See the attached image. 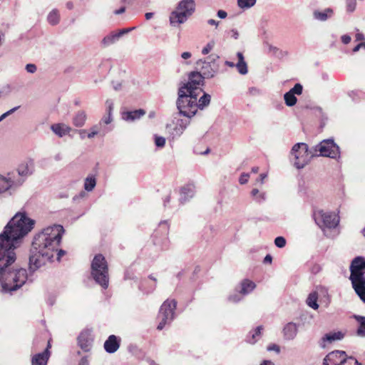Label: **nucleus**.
<instances>
[{
	"label": "nucleus",
	"mask_w": 365,
	"mask_h": 365,
	"mask_svg": "<svg viewBox=\"0 0 365 365\" xmlns=\"http://www.w3.org/2000/svg\"><path fill=\"white\" fill-rule=\"evenodd\" d=\"M64 228L61 225H53L44 228L40 233L35 235L29 256V269L34 272L51 261L56 252V259L60 261L66 254L63 250H58L61 241Z\"/></svg>",
	"instance_id": "nucleus-1"
},
{
	"label": "nucleus",
	"mask_w": 365,
	"mask_h": 365,
	"mask_svg": "<svg viewBox=\"0 0 365 365\" xmlns=\"http://www.w3.org/2000/svg\"><path fill=\"white\" fill-rule=\"evenodd\" d=\"M215 73V70L203 74L192 71L188 74L187 82L181 83L178 93L176 105L180 115L188 118L195 115L197 111V99L202 91L201 86L203 85L204 79L213 77Z\"/></svg>",
	"instance_id": "nucleus-2"
},
{
	"label": "nucleus",
	"mask_w": 365,
	"mask_h": 365,
	"mask_svg": "<svg viewBox=\"0 0 365 365\" xmlns=\"http://www.w3.org/2000/svg\"><path fill=\"white\" fill-rule=\"evenodd\" d=\"M16 259L15 252L0 251V283L4 293L11 294L27 281L32 282L27 270L15 264Z\"/></svg>",
	"instance_id": "nucleus-3"
},
{
	"label": "nucleus",
	"mask_w": 365,
	"mask_h": 365,
	"mask_svg": "<svg viewBox=\"0 0 365 365\" xmlns=\"http://www.w3.org/2000/svg\"><path fill=\"white\" fill-rule=\"evenodd\" d=\"M35 221L25 212L16 213L0 234V251L15 252L23 238L34 228Z\"/></svg>",
	"instance_id": "nucleus-4"
},
{
	"label": "nucleus",
	"mask_w": 365,
	"mask_h": 365,
	"mask_svg": "<svg viewBox=\"0 0 365 365\" xmlns=\"http://www.w3.org/2000/svg\"><path fill=\"white\" fill-rule=\"evenodd\" d=\"M91 269L94 281L102 288L107 289L109 282L108 264L103 255H95L91 262Z\"/></svg>",
	"instance_id": "nucleus-5"
},
{
	"label": "nucleus",
	"mask_w": 365,
	"mask_h": 365,
	"mask_svg": "<svg viewBox=\"0 0 365 365\" xmlns=\"http://www.w3.org/2000/svg\"><path fill=\"white\" fill-rule=\"evenodd\" d=\"M195 9V3L194 0H182L179 2L177 11L170 14V22L173 26L182 24L187 21Z\"/></svg>",
	"instance_id": "nucleus-6"
},
{
	"label": "nucleus",
	"mask_w": 365,
	"mask_h": 365,
	"mask_svg": "<svg viewBox=\"0 0 365 365\" xmlns=\"http://www.w3.org/2000/svg\"><path fill=\"white\" fill-rule=\"evenodd\" d=\"M177 302L175 299L165 300L160 307L158 314L159 324L157 329L162 330L166 324H170L175 318Z\"/></svg>",
	"instance_id": "nucleus-7"
},
{
	"label": "nucleus",
	"mask_w": 365,
	"mask_h": 365,
	"mask_svg": "<svg viewBox=\"0 0 365 365\" xmlns=\"http://www.w3.org/2000/svg\"><path fill=\"white\" fill-rule=\"evenodd\" d=\"M323 365H361L354 357L348 356L346 351L335 350L323 359Z\"/></svg>",
	"instance_id": "nucleus-8"
},
{
	"label": "nucleus",
	"mask_w": 365,
	"mask_h": 365,
	"mask_svg": "<svg viewBox=\"0 0 365 365\" xmlns=\"http://www.w3.org/2000/svg\"><path fill=\"white\" fill-rule=\"evenodd\" d=\"M310 153L312 156L321 155L334 159L340 157L339 147L334 143L333 139L322 140L314 148V151Z\"/></svg>",
	"instance_id": "nucleus-9"
},
{
	"label": "nucleus",
	"mask_w": 365,
	"mask_h": 365,
	"mask_svg": "<svg viewBox=\"0 0 365 365\" xmlns=\"http://www.w3.org/2000/svg\"><path fill=\"white\" fill-rule=\"evenodd\" d=\"M316 224L322 230L324 228H335L339 222V217L333 212H325L323 210H316L313 213Z\"/></svg>",
	"instance_id": "nucleus-10"
},
{
	"label": "nucleus",
	"mask_w": 365,
	"mask_h": 365,
	"mask_svg": "<svg viewBox=\"0 0 365 365\" xmlns=\"http://www.w3.org/2000/svg\"><path fill=\"white\" fill-rule=\"evenodd\" d=\"M311 151L304 143H298L292 147L291 154L294 156V166L297 169H302L307 164L309 157H312Z\"/></svg>",
	"instance_id": "nucleus-11"
},
{
	"label": "nucleus",
	"mask_w": 365,
	"mask_h": 365,
	"mask_svg": "<svg viewBox=\"0 0 365 365\" xmlns=\"http://www.w3.org/2000/svg\"><path fill=\"white\" fill-rule=\"evenodd\" d=\"M168 232L169 225L168 222H160L158 228L153 235L154 245L159 246L162 250H167L169 247Z\"/></svg>",
	"instance_id": "nucleus-12"
},
{
	"label": "nucleus",
	"mask_w": 365,
	"mask_h": 365,
	"mask_svg": "<svg viewBox=\"0 0 365 365\" xmlns=\"http://www.w3.org/2000/svg\"><path fill=\"white\" fill-rule=\"evenodd\" d=\"M349 279L365 278V258L361 256L354 257L349 266Z\"/></svg>",
	"instance_id": "nucleus-13"
},
{
	"label": "nucleus",
	"mask_w": 365,
	"mask_h": 365,
	"mask_svg": "<svg viewBox=\"0 0 365 365\" xmlns=\"http://www.w3.org/2000/svg\"><path fill=\"white\" fill-rule=\"evenodd\" d=\"M23 184V180L16 179V173H8L6 176L0 175V194L16 188Z\"/></svg>",
	"instance_id": "nucleus-14"
},
{
	"label": "nucleus",
	"mask_w": 365,
	"mask_h": 365,
	"mask_svg": "<svg viewBox=\"0 0 365 365\" xmlns=\"http://www.w3.org/2000/svg\"><path fill=\"white\" fill-rule=\"evenodd\" d=\"M34 168L35 165L34 160L31 158L26 159L18 165L16 179L23 180L24 183L26 178L34 173Z\"/></svg>",
	"instance_id": "nucleus-15"
},
{
	"label": "nucleus",
	"mask_w": 365,
	"mask_h": 365,
	"mask_svg": "<svg viewBox=\"0 0 365 365\" xmlns=\"http://www.w3.org/2000/svg\"><path fill=\"white\" fill-rule=\"evenodd\" d=\"M345 336V333L341 331H331L325 334L318 341V344L322 349H325L327 344H332L336 341L342 340Z\"/></svg>",
	"instance_id": "nucleus-16"
},
{
	"label": "nucleus",
	"mask_w": 365,
	"mask_h": 365,
	"mask_svg": "<svg viewBox=\"0 0 365 365\" xmlns=\"http://www.w3.org/2000/svg\"><path fill=\"white\" fill-rule=\"evenodd\" d=\"M134 28H128L119 30L117 32H112L110 34L105 36L102 40V43L104 46H108L117 41L123 36L124 34H128L130 31H132Z\"/></svg>",
	"instance_id": "nucleus-17"
},
{
	"label": "nucleus",
	"mask_w": 365,
	"mask_h": 365,
	"mask_svg": "<svg viewBox=\"0 0 365 365\" xmlns=\"http://www.w3.org/2000/svg\"><path fill=\"white\" fill-rule=\"evenodd\" d=\"M351 287L361 301L365 304V278L349 279Z\"/></svg>",
	"instance_id": "nucleus-18"
},
{
	"label": "nucleus",
	"mask_w": 365,
	"mask_h": 365,
	"mask_svg": "<svg viewBox=\"0 0 365 365\" xmlns=\"http://www.w3.org/2000/svg\"><path fill=\"white\" fill-rule=\"evenodd\" d=\"M51 347L50 343L48 342L46 349L41 353L34 354L31 359L32 365H47L49 359L51 352L49 349Z\"/></svg>",
	"instance_id": "nucleus-19"
},
{
	"label": "nucleus",
	"mask_w": 365,
	"mask_h": 365,
	"mask_svg": "<svg viewBox=\"0 0 365 365\" xmlns=\"http://www.w3.org/2000/svg\"><path fill=\"white\" fill-rule=\"evenodd\" d=\"M120 339L115 335H110L104 343V349L107 353H115L120 347Z\"/></svg>",
	"instance_id": "nucleus-20"
},
{
	"label": "nucleus",
	"mask_w": 365,
	"mask_h": 365,
	"mask_svg": "<svg viewBox=\"0 0 365 365\" xmlns=\"http://www.w3.org/2000/svg\"><path fill=\"white\" fill-rule=\"evenodd\" d=\"M92 339L91 338L90 333L87 331H82L78 337V344L81 349L87 352L89 351L92 347Z\"/></svg>",
	"instance_id": "nucleus-21"
},
{
	"label": "nucleus",
	"mask_w": 365,
	"mask_h": 365,
	"mask_svg": "<svg viewBox=\"0 0 365 365\" xmlns=\"http://www.w3.org/2000/svg\"><path fill=\"white\" fill-rule=\"evenodd\" d=\"M334 16V11L331 8H326L324 10H315L313 12V17L319 21H326Z\"/></svg>",
	"instance_id": "nucleus-22"
},
{
	"label": "nucleus",
	"mask_w": 365,
	"mask_h": 365,
	"mask_svg": "<svg viewBox=\"0 0 365 365\" xmlns=\"http://www.w3.org/2000/svg\"><path fill=\"white\" fill-rule=\"evenodd\" d=\"M298 325L294 322L287 323L283 329L284 338L286 340H293L297 335Z\"/></svg>",
	"instance_id": "nucleus-23"
},
{
	"label": "nucleus",
	"mask_w": 365,
	"mask_h": 365,
	"mask_svg": "<svg viewBox=\"0 0 365 365\" xmlns=\"http://www.w3.org/2000/svg\"><path fill=\"white\" fill-rule=\"evenodd\" d=\"M145 114V110L141 108L134 110H128L122 113V118L125 121L132 122L140 119Z\"/></svg>",
	"instance_id": "nucleus-24"
},
{
	"label": "nucleus",
	"mask_w": 365,
	"mask_h": 365,
	"mask_svg": "<svg viewBox=\"0 0 365 365\" xmlns=\"http://www.w3.org/2000/svg\"><path fill=\"white\" fill-rule=\"evenodd\" d=\"M195 194V186L189 184L182 187L180 190V202L183 204L192 198Z\"/></svg>",
	"instance_id": "nucleus-25"
},
{
	"label": "nucleus",
	"mask_w": 365,
	"mask_h": 365,
	"mask_svg": "<svg viewBox=\"0 0 365 365\" xmlns=\"http://www.w3.org/2000/svg\"><path fill=\"white\" fill-rule=\"evenodd\" d=\"M52 131L59 137H63L70 133L71 128L63 124V123H57L53 124L51 127Z\"/></svg>",
	"instance_id": "nucleus-26"
},
{
	"label": "nucleus",
	"mask_w": 365,
	"mask_h": 365,
	"mask_svg": "<svg viewBox=\"0 0 365 365\" xmlns=\"http://www.w3.org/2000/svg\"><path fill=\"white\" fill-rule=\"evenodd\" d=\"M318 298V292H316V290L312 291L309 294L306 300V303L309 307L317 310L319 308V304L317 303Z\"/></svg>",
	"instance_id": "nucleus-27"
},
{
	"label": "nucleus",
	"mask_w": 365,
	"mask_h": 365,
	"mask_svg": "<svg viewBox=\"0 0 365 365\" xmlns=\"http://www.w3.org/2000/svg\"><path fill=\"white\" fill-rule=\"evenodd\" d=\"M255 287L256 285L253 282L249 279H245L241 282V289L240 293L243 295H246L250 293L255 288Z\"/></svg>",
	"instance_id": "nucleus-28"
},
{
	"label": "nucleus",
	"mask_w": 365,
	"mask_h": 365,
	"mask_svg": "<svg viewBox=\"0 0 365 365\" xmlns=\"http://www.w3.org/2000/svg\"><path fill=\"white\" fill-rule=\"evenodd\" d=\"M262 329L263 327L259 326L254 331L250 332L247 336V341L250 344H255L259 339Z\"/></svg>",
	"instance_id": "nucleus-29"
},
{
	"label": "nucleus",
	"mask_w": 365,
	"mask_h": 365,
	"mask_svg": "<svg viewBox=\"0 0 365 365\" xmlns=\"http://www.w3.org/2000/svg\"><path fill=\"white\" fill-rule=\"evenodd\" d=\"M216 234V230L215 227L212 225H209L204 227L202 233V237L204 240L206 241H208L214 237V236Z\"/></svg>",
	"instance_id": "nucleus-30"
},
{
	"label": "nucleus",
	"mask_w": 365,
	"mask_h": 365,
	"mask_svg": "<svg viewBox=\"0 0 365 365\" xmlns=\"http://www.w3.org/2000/svg\"><path fill=\"white\" fill-rule=\"evenodd\" d=\"M86 114L84 111L81 110L76 113L75 116L73 118V124L76 127H82L86 122Z\"/></svg>",
	"instance_id": "nucleus-31"
},
{
	"label": "nucleus",
	"mask_w": 365,
	"mask_h": 365,
	"mask_svg": "<svg viewBox=\"0 0 365 365\" xmlns=\"http://www.w3.org/2000/svg\"><path fill=\"white\" fill-rule=\"evenodd\" d=\"M238 61L236 63L237 68H247V63L244 59L242 53L238 52L237 53ZM225 64L230 67H234L235 64L233 62L226 61Z\"/></svg>",
	"instance_id": "nucleus-32"
},
{
	"label": "nucleus",
	"mask_w": 365,
	"mask_h": 365,
	"mask_svg": "<svg viewBox=\"0 0 365 365\" xmlns=\"http://www.w3.org/2000/svg\"><path fill=\"white\" fill-rule=\"evenodd\" d=\"M96 185V177L93 175H88L83 184V187L86 191L91 192L92 191Z\"/></svg>",
	"instance_id": "nucleus-33"
},
{
	"label": "nucleus",
	"mask_w": 365,
	"mask_h": 365,
	"mask_svg": "<svg viewBox=\"0 0 365 365\" xmlns=\"http://www.w3.org/2000/svg\"><path fill=\"white\" fill-rule=\"evenodd\" d=\"M354 318L359 322V326L356 330V334L359 336H365V317L355 315Z\"/></svg>",
	"instance_id": "nucleus-34"
},
{
	"label": "nucleus",
	"mask_w": 365,
	"mask_h": 365,
	"mask_svg": "<svg viewBox=\"0 0 365 365\" xmlns=\"http://www.w3.org/2000/svg\"><path fill=\"white\" fill-rule=\"evenodd\" d=\"M269 53L274 56L275 57L282 59L288 55V52L286 51H282L275 46H269Z\"/></svg>",
	"instance_id": "nucleus-35"
},
{
	"label": "nucleus",
	"mask_w": 365,
	"mask_h": 365,
	"mask_svg": "<svg viewBox=\"0 0 365 365\" xmlns=\"http://www.w3.org/2000/svg\"><path fill=\"white\" fill-rule=\"evenodd\" d=\"M210 95L204 93L202 96H201L198 100L197 99V109H203L205 107L207 106L210 104Z\"/></svg>",
	"instance_id": "nucleus-36"
},
{
	"label": "nucleus",
	"mask_w": 365,
	"mask_h": 365,
	"mask_svg": "<svg viewBox=\"0 0 365 365\" xmlns=\"http://www.w3.org/2000/svg\"><path fill=\"white\" fill-rule=\"evenodd\" d=\"M257 0H237V6L242 10H247L256 4Z\"/></svg>",
	"instance_id": "nucleus-37"
},
{
	"label": "nucleus",
	"mask_w": 365,
	"mask_h": 365,
	"mask_svg": "<svg viewBox=\"0 0 365 365\" xmlns=\"http://www.w3.org/2000/svg\"><path fill=\"white\" fill-rule=\"evenodd\" d=\"M60 15L56 9L52 10L48 15L47 20L51 25H56L58 24Z\"/></svg>",
	"instance_id": "nucleus-38"
},
{
	"label": "nucleus",
	"mask_w": 365,
	"mask_h": 365,
	"mask_svg": "<svg viewBox=\"0 0 365 365\" xmlns=\"http://www.w3.org/2000/svg\"><path fill=\"white\" fill-rule=\"evenodd\" d=\"M95 126L98 128V130H99V135L101 136L106 135L113 129L112 126L103 124L102 122H99L98 124L95 125Z\"/></svg>",
	"instance_id": "nucleus-39"
},
{
	"label": "nucleus",
	"mask_w": 365,
	"mask_h": 365,
	"mask_svg": "<svg viewBox=\"0 0 365 365\" xmlns=\"http://www.w3.org/2000/svg\"><path fill=\"white\" fill-rule=\"evenodd\" d=\"M285 103L287 106H293L297 103V98L296 96L291 93L289 91L287 92L284 96Z\"/></svg>",
	"instance_id": "nucleus-40"
},
{
	"label": "nucleus",
	"mask_w": 365,
	"mask_h": 365,
	"mask_svg": "<svg viewBox=\"0 0 365 365\" xmlns=\"http://www.w3.org/2000/svg\"><path fill=\"white\" fill-rule=\"evenodd\" d=\"M251 195L255 198L257 202H262L265 200V193L259 192V190L254 188L251 191Z\"/></svg>",
	"instance_id": "nucleus-41"
},
{
	"label": "nucleus",
	"mask_w": 365,
	"mask_h": 365,
	"mask_svg": "<svg viewBox=\"0 0 365 365\" xmlns=\"http://www.w3.org/2000/svg\"><path fill=\"white\" fill-rule=\"evenodd\" d=\"M190 121L188 120H178L176 125L175 130L178 135H181L188 125Z\"/></svg>",
	"instance_id": "nucleus-42"
},
{
	"label": "nucleus",
	"mask_w": 365,
	"mask_h": 365,
	"mask_svg": "<svg viewBox=\"0 0 365 365\" xmlns=\"http://www.w3.org/2000/svg\"><path fill=\"white\" fill-rule=\"evenodd\" d=\"M349 95L354 101H357L360 99L365 98V93L361 91H353L349 93Z\"/></svg>",
	"instance_id": "nucleus-43"
},
{
	"label": "nucleus",
	"mask_w": 365,
	"mask_h": 365,
	"mask_svg": "<svg viewBox=\"0 0 365 365\" xmlns=\"http://www.w3.org/2000/svg\"><path fill=\"white\" fill-rule=\"evenodd\" d=\"M146 284H147V281L143 280L139 284V289L141 290L143 292H144L145 294H149V293L153 292L155 289L156 284L151 286L149 289H146L145 288Z\"/></svg>",
	"instance_id": "nucleus-44"
},
{
	"label": "nucleus",
	"mask_w": 365,
	"mask_h": 365,
	"mask_svg": "<svg viewBox=\"0 0 365 365\" xmlns=\"http://www.w3.org/2000/svg\"><path fill=\"white\" fill-rule=\"evenodd\" d=\"M346 7L347 12H354L356 7V0H346Z\"/></svg>",
	"instance_id": "nucleus-45"
},
{
	"label": "nucleus",
	"mask_w": 365,
	"mask_h": 365,
	"mask_svg": "<svg viewBox=\"0 0 365 365\" xmlns=\"http://www.w3.org/2000/svg\"><path fill=\"white\" fill-rule=\"evenodd\" d=\"M11 87L10 85L6 84L0 87V98L6 96L11 92Z\"/></svg>",
	"instance_id": "nucleus-46"
},
{
	"label": "nucleus",
	"mask_w": 365,
	"mask_h": 365,
	"mask_svg": "<svg viewBox=\"0 0 365 365\" xmlns=\"http://www.w3.org/2000/svg\"><path fill=\"white\" fill-rule=\"evenodd\" d=\"M155 144L158 148H163L165 144V138L162 136L155 135Z\"/></svg>",
	"instance_id": "nucleus-47"
},
{
	"label": "nucleus",
	"mask_w": 365,
	"mask_h": 365,
	"mask_svg": "<svg viewBox=\"0 0 365 365\" xmlns=\"http://www.w3.org/2000/svg\"><path fill=\"white\" fill-rule=\"evenodd\" d=\"M218 58V56L216 54H212L205 60L204 63L208 64L210 67L215 66V61Z\"/></svg>",
	"instance_id": "nucleus-48"
},
{
	"label": "nucleus",
	"mask_w": 365,
	"mask_h": 365,
	"mask_svg": "<svg viewBox=\"0 0 365 365\" xmlns=\"http://www.w3.org/2000/svg\"><path fill=\"white\" fill-rule=\"evenodd\" d=\"M275 245L279 248H282L286 245V240L284 237H277L274 240Z\"/></svg>",
	"instance_id": "nucleus-49"
},
{
	"label": "nucleus",
	"mask_w": 365,
	"mask_h": 365,
	"mask_svg": "<svg viewBox=\"0 0 365 365\" xmlns=\"http://www.w3.org/2000/svg\"><path fill=\"white\" fill-rule=\"evenodd\" d=\"M302 86L300 83H296L294 86L289 91L295 96L296 94L300 95L302 93Z\"/></svg>",
	"instance_id": "nucleus-50"
},
{
	"label": "nucleus",
	"mask_w": 365,
	"mask_h": 365,
	"mask_svg": "<svg viewBox=\"0 0 365 365\" xmlns=\"http://www.w3.org/2000/svg\"><path fill=\"white\" fill-rule=\"evenodd\" d=\"M316 292H318V295L329 297L328 289L325 287L318 286L316 287Z\"/></svg>",
	"instance_id": "nucleus-51"
},
{
	"label": "nucleus",
	"mask_w": 365,
	"mask_h": 365,
	"mask_svg": "<svg viewBox=\"0 0 365 365\" xmlns=\"http://www.w3.org/2000/svg\"><path fill=\"white\" fill-rule=\"evenodd\" d=\"M106 113L112 115V112L113 110V101L111 99H108L106 101Z\"/></svg>",
	"instance_id": "nucleus-52"
},
{
	"label": "nucleus",
	"mask_w": 365,
	"mask_h": 365,
	"mask_svg": "<svg viewBox=\"0 0 365 365\" xmlns=\"http://www.w3.org/2000/svg\"><path fill=\"white\" fill-rule=\"evenodd\" d=\"M240 293L237 292L232 294H230L228 297V300L231 302L237 303L242 299V297L240 296Z\"/></svg>",
	"instance_id": "nucleus-53"
},
{
	"label": "nucleus",
	"mask_w": 365,
	"mask_h": 365,
	"mask_svg": "<svg viewBox=\"0 0 365 365\" xmlns=\"http://www.w3.org/2000/svg\"><path fill=\"white\" fill-rule=\"evenodd\" d=\"M215 46L214 41L209 42L202 50V53L206 55L209 53Z\"/></svg>",
	"instance_id": "nucleus-54"
},
{
	"label": "nucleus",
	"mask_w": 365,
	"mask_h": 365,
	"mask_svg": "<svg viewBox=\"0 0 365 365\" xmlns=\"http://www.w3.org/2000/svg\"><path fill=\"white\" fill-rule=\"evenodd\" d=\"M20 108V106H16L11 109H10L9 110L6 111V113H3L1 116H0V122L2 121L4 119H5L6 117H8L9 115H11L12 113H14L16 110H17L19 108Z\"/></svg>",
	"instance_id": "nucleus-55"
},
{
	"label": "nucleus",
	"mask_w": 365,
	"mask_h": 365,
	"mask_svg": "<svg viewBox=\"0 0 365 365\" xmlns=\"http://www.w3.org/2000/svg\"><path fill=\"white\" fill-rule=\"evenodd\" d=\"M20 108V106H16L11 109H10L9 110L6 111V113H3L1 116H0V122L2 121L4 119H5L6 117H8L9 115H11L12 113H14L16 110H17L19 108Z\"/></svg>",
	"instance_id": "nucleus-56"
},
{
	"label": "nucleus",
	"mask_w": 365,
	"mask_h": 365,
	"mask_svg": "<svg viewBox=\"0 0 365 365\" xmlns=\"http://www.w3.org/2000/svg\"><path fill=\"white\" fill-rule=\"evenodd\" d=\"M20 108V106H16L11 109H10L9 110L6 111V113H3L1 116H0V122L2 121L4 119H5L6 117H8L9 115H11L12 113H14L16 110H17L19 108Z\"/></svg>",
	"instance_id": "nucleus-57"
},
{
	"label": "nucleus",
	"mask_w": 365,
	"mask_h": 365,
	"mask_svg": "<svg viewBox=\"0 0 365 365\" xmlns=\"http://www.w3.org/2000/svg\"><path fill=\"white\" fill-rule=\"evenodd\" d=\"M249 178H250V174L249 173H243L241 174V175H240V177L239 178V182L241 185L246 184L248 182Z\"/></svg>",
	"instance_id": "nucleus-58"
},
{
	"label": "nucleus",
	"mask_w": 365,
	"mask_h": 365,
	"mask_svg": "<svg viewBox=\"0 0 365 365\" xmlns=\"http://www.w3.org/2000/svg\"><path fill=\"white\" fill-rule=\"evenodd\" d=\"M113 120V117L110 114H106L103 116L100 122L106 125H109Z\"/></svg>",
	"instance_id": "nucleus-59"
},
{
	"label": "nucleus",
	"mask_w": 365,
	"mask_h": 365,
	"mask_svg": "<svg viewBox=\"0 0 365 365\" xmlns=\"http://www.w3.org/2000/svg\"><path fill=\"white\" fill-rule=\"evenodd\" d=\"M99 134V130H98V128L95 125L91 128V132L88 133L87 137L88 138H93L96 135Z\"/></svg>",
	"instance_id": "nucleus-60"
},
{
	"label": "nucleus",
	"mask_w": 365,
	"mask_h": 365,
	"mask_svg": "<svg viewBox=\"0 0 365 365\" xmlns=\"http://www.w3.org/2000/svg\"><path fill=\"white\" fill-rule=\"evenodd\" d=\"M351 36L347 34H344V35L341 36V40L344 44L349 43L351 41Z\"/></svg>",
	"instance_id": "nucleus-61"
},
{
	"label": "nucleus",
	"mask_w": 365,
	"mask_h": 365,
	"mask_svg": "<svg viewBox=\"0 0 365 365\" xmlns=\"http://www.w3.org/2000/svg\"><path fill=\"white\" fill-rule=\"evenodd\" d=\"M87 193L85 191H81L78 195L73 197V200L76 201L79 199H83L87 197Z\"/></svg>",
	"instance_id": "nucleus-62"
},
{
	"label": "nucleus",
	"mask_w": 365,
	"mask_h": 365,
	"mask_svg": "<svg viewBox=\"0 0 365 365\" xmlns=\"http://www.w3.org/2000/svg\"><path fill=\"white\" fill-rule=\"evenodd\" d=\"M230 36L235 39H237L239 38V32L237 29H232L230 31Z\"/></svg>",
	"instance_id": "nucleus-63"
},
{
	"label": "nucleus",
	"mask_w": 365,
	"mask_h": 365,
	"mask_svg": "<svg viewBox=\"0 0 365 365\" xmlns=\"http://www.w3.org/2000/svg\"><path fill=\"white\" fill-rule=\"evenodd\" d=\"M78 365H89V360L88 359V356L82 357L80 361L78 362Z\"/></svg>",
	"instance_id": "nucleus-64"
}]
</instances>
